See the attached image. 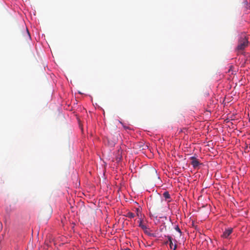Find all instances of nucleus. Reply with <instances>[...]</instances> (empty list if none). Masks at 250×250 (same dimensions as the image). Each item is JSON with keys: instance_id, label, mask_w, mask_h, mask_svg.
I'll return each mask as SVG.
<instances>
[{"instance_id": "obj_1", "label": "nucleus", "mask_w": 250, "mask_h": 250, "mask_svg": "<svg viewBox=\"0 0 250 250\" xmlns=\"http://www.w3.org/2000/svg\"><path fill=\"white\" fill-rule=\"evenodd\" d=\"M248 39L245 35H242L239 38L236 50L241 51L248 45Z\"/></svg>"}, {"instance_id": "obj_2", "label": "nucleus", "mask_w": 250, "mask_h": 250, "mask_svg": "<svg viewBox=\"0 0 250 250\" xmlns=\"http://www.w3.org/2000/svg\"><path fill=\"white\" fill-rule=\"evenodd\" d=\"M190 159L191 160V164L194 168H198L199 165L201 164L199 161L195 157H191Z\"/></svg>"}, {"instance_id": "obj_3", "label": "nucleus", "mask_w": 250, "mask_h": 250, "mask_svg": "<svg viewBox=\"0 0 250 250\" xmlns=\"http://www.w3.org/2000/svg\"><path fill=\"white\" fill-rule=\"evenodd\" d=\"M233 229L229 228L226 229L221 235V237L224 238H228L230 234L232 232Z\"/></svg>"}, {"instance_id": "obj_4", "label": "nucleus", "mask_w": 250, "mask_h": 250, "mask_svg": "<svg viewBox=\"0 0 250 250\" xmlns=\"http://www.w3.org/2000/svg\"><path fill=\"white\" fill-rule=\"evenodd\" d=\"M168 241L169 243V246L171 249H172V247L173 246V242H172V238L170 236H167Z\"/></svg>"}, {"instance_id": "obj_5", "label": "nucleus", "mask_w": 250, "mask_h": 250, "mask_svg": "<svg viewBox=\"0 0 250 250\" xmlns=\"http://www.w3.org/2000/svg\"><path fill=\"white\" fill-rule=\"evenodd\" d=\"M139 227L141 228L144 231L146 230L147 228L146 226L145 225H143L142 223V221L140 220V223H139Z\"/></svg>"}, {"instance_id": "obj_6", "label": "nucleus", "mask_w": 250, "mask_h": 250, "mask_svg": "<svg viewBox=\"0 0 250 250\" xmlns=\"http://www.w3.org/2000/svg\"><path fill=\"white\" fill-rule=\"evenodd\" d=\"M125 216L129 218H133L135 217V214L131 212H128L126 213Z\"/></svg>"}, {"instance_id": "obj_7", "label": "nucleus", "mask_w": 250, "mask_h": 250, "mask_svg": "<svg viewBox=\"0 0 250 250\" xmlns=\"http://www.w3.org/2000/svg\"><path fill=\"white\" fill-rule=\"evenodd\" d=\"M163 196L166 199H169V198H170V195H169V193L167 191H166V192H165L163 193Z\"/></svg>"}, {"instance_id": "obj_8", "label": "nucleus", "mask_w": 250, "mask_h": 250, "mask_svg": "<svg viewBox=\"0 0 250 250\" xmlns=\"http://www.w3.org/2000/svg\"><path fill=\"white\" fill-rule=\"evenodd\" d=\"M175 229L176 231H177L180 233V235H181L182 234V231H181V229H180L179 227L178 226H177L175 227Z\"/></svg>"}, {"instance_id": "obj_9", "label": "nucleus", "mask_w": 250, "mask_h": 250, "mask_svg": "<svg viewBox=\"0 0 250 250\" xmlns=\"http://www.w3.org/2000/svg\"><path fill=\"white\" fill-rule=\"evenodd\" d=\"M26 35H27L28 38L29 39H31L30 35L29 32L28 30H27V29H26Z\"/></svg>"}, {"instance_id": "obj_10", "label": "nucleus", "mask_w": 250, "mask_h": 250, "mask_svg": "<svg viewBox=\"0 0 250 250\" xmlns=\"http://www.w3.org/2000/svg\"><path fill=\"white\" fill-rule=\"evenodd\" d=\"M176 248H177V245L176 244H175L174 245V248L173 249V250H176Z\"/></svg>"}, {"instance_id": "obj_11", "label": "nucleus", "mask_w": 250, "mask_h": 250, "mask_svg": "<svg viewBox=\"0 0 250 250\" xmlns=\"http://www.w3.org/2000/svg\"><path fill=\"white\" fill-rule=\"evenodd\" d=\"M123 250H131L130 249H129V248H126V249H125Z\"/></svg>"}, {"instance_id": "obj_12", "label": "nucleus", "mask_w": 250, "mask_h": 250, "mask_svg": "<svg viewBox=\"0 0 250 250\" xmlns=\"http://www.w3.org/2000/svg\"><path fill=\"white\" fill-rule=\"evenodd\" d=\"M124 128H125V129H128L129 127H126V126H124Z\"/></svg>"}, {"instance_id": "obj_13", "label": "nucleus", "mask_w": 250, "mask_h": 250, "mask_svg": "<svg viewBox=\"0 0 250 250\" xmlns=\"http://www.w3.org/2000/svg\"><path fill=\"white\" fill-rule=\"evenodd\" d=\"M136 210H137V211H139V209L138 208L136 209Z\"/></svg>"}, {"instance_id": "obj_14", "label": "nucleus", "mask_w": 250, "mask_h": 250, "mask_svg": "<svg viewBox=\"0 0 250 250\" xmlns=\"http://www.w3.org/2000/svg\"><path fill=\"white\" fill-rule=\"evenodd\" d=\"M249 147L250 148V144H249Z\"/></svg>"}, {"instance_id": "obj_15", "label": "nucleus", "mask_w": 250, "mask_h": 250, "mask_svg": "<svg viewBox=\"0 0 250 250\" xmlns=\"http://www.w3.org/2000/svg\"><path fill=\"white\" fill-rule=\"evenodd\" d=\"M249 8H250V5Z\"/></svg>"}]
</instances>
